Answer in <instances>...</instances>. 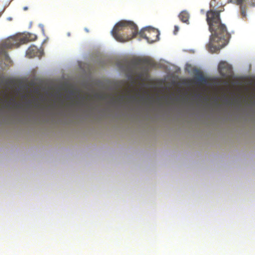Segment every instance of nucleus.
Masks as SVG:
<instances>
[{"label":"nucleus","mask_w":255,"mask_h":255,"mask_svg":"<svg viewBox=\"0 0 255 255\" xmlns=\"http://www.w3.org/2000/svg\"><path fill=\"white\" fill-rule=\"evenodd\" d=\"M206 21L209 30L212 33L209 46L211 47L214 43L218 44V48L226 45L231 35L228 32L226 26L221 23L220 11L208 10L206 13Z\"/></svg>","instance_id":"nucleus-1"},{"label":"nucleus","mask_w":255,"mask_h":255,"mask_svg":"<svg viewBox=\"0 0 255 255\" xmlns=\"http://www.w3.org/2000/svg\"><path fill=\"white\" fill-rule=\"evenodd\" d=\"M111 34L115 39L120 42L128 41L138 34L137 25L132 21L122 20L114 26Z\"/></svg>","instance_id":"nucleus-2"},{"label":"nucleus","mask_w":255,"mask_h":255,"mask_svg":"<svg viewBox=\"0 0 255 255\" xmlns=\"http://www.w3.org/2000/svg\"><path fill=\"white\" fill-rule=\"evenodd\" d=\"M139 35L146 39L148 42L152 43L159 39V32L156 29L147 27L141 29L139 32Z\"/></svg>","instance_id":"nucleus-3"},{"label":"nucleus","mask_w":255,"mask_h":255,"mask_svg":"<svg viewBox=\"0 0 255 255\" xmlns=\"http://www.w3.org/2000/svg\"><path fill=\"white\" fill-rule=\"evenodd\" d=\"M218 70L220 75L225 78L230 77L232 74V68L225 61H221L218 66Z\"/></svg>","instance_id":"nucleus-4"},{"label":"nucleus","mask_w":255,"mask_h":255,"mask_svg":"<svg viewBox=\"0 0 255 255\" xmlns=\"http://www.w3.org/2000/svg\"><path fill=\"white\" fill-rule=\"evenodd\" d=\"M195 79L196 80L197 83H199V84H205L207 83V80L204 76L203 73L200 71L197 72V73L196 74Z\"/></svg>","instance_id":"nucleus-5"},{"label":"nucleus","mask_w":255,"mask_h":255,"mask_svg":"<svg viewBox=\"0 0 255 255\" xmlns=\"http://www.w3.org/2000/svg\"><path fill=\"white\" fill-rule=\"evenodd\" d=\"M12 37V41H11L12 43V45L13 47H18L19 46L22 44H24L26 41V38H20V39H18L17 37Z\"/></svg>","instance_id":"nucleus-6"},{"label":"nucleus","mask_w":255,"mask_h":255,"mask_svg":"<svg viewBox=\"0 0 255 255\" xmlns=\"http://www.w3.org/2000/svg\"><path fill=\"white\" fill-rule=\"evenodd\" d=\"M179 17L183 22L187 23L189 18V14L187 11L183 10L179 14Z\"/></svg>","instance_id":"nucleus-7"},{"label":"nucleus","mask_w":255,"mask_h":255,"mask_svg":"<svg viewBox=\"0 0 255 255\" xmlns=\"http://www.w3.org/2000/svg\"><path fill=\"white\" fill-rule=\"evenodd\" d=\"M137 64H144L150 66H152L154 64L153 61L148 58L139 60L137 61Z\"/></svg>","instance_id":"nucleus-8"},{"label":"nucleus","mask_w":255,"mask_h":255,"mask_svg":"<svg viewBox=\"0 0 255 255\" xmlns=\"http://www.w3.org/2000/svg\"><path fill=\"white\" fill-rule=\"evenodd\" d=\"M11 41H12V37H9L6 39L2 44L3 47L5 48H13Z\"/></svg>","instance_id":"nucleus-9"},{"label":"nucleus","mask_w":255,"mask_h":255,"mask_svg":"<svg viewBox=\"0 0 255 255\" xmlns=\"http://www.w3.org/2000/svg\"><path fill=\"white\" fill-rule=\"evenodd\" d=\"M147 73V71H145V72H140V73L138 74V78L139 79H142V78H143V76H144V73H145V74H146Z\"/></svg>","instance_id":"nucleus-10"},{"label":"nucleus","mask_w":255,"mask_h":255,"mask_svg":"<svg viewBox=\"0 0 255 255\" xmlns=\"http://www.w3.org/2000/svg\"><path fill=\"white\" fill-rule=\"evenodd\" d=\"M178 30H179V27H178V26H177V25H175V26H174V34H176L177 33V32L178 31Z\"/></svg>","instance_id":"nucleus-11"},{"label":"nucleus","mask_w":255,"mask_h":255,"mask_svg":"<svg viewBox=\"0 0 255 255\" xmlns=\"http://www.w3.org/2000/svg\"><path fill=\"white\" fill-rule=\"evenodd\" d=\"M31 36V40H34L36 39V36L35 35L32 34Z\"/></svg>","instance_id":"nucleus-12"},{"label":"nucleus","mask_w":255,"mask_h":255,"mask_svg":"<svg viewBox=\"0 0 255 255\" xmlns=\"http://www.w3.org/2000/svg\"><path fill=\"white\" fill-rule=\"evenodd\" d=\"M242 14L244 16H245L246 15V13H245V11H242Z\"/></svg>","instance_id":"nucleus-13"},{"label":"nucleus","mask_w":255,"mask_h":255,"mask_svg":"<svg viewBox=\"0 0 255 255\" xmlns=\"http://www.w3.org/2000/svg\"><path fill=\"white\" fill-rule=\"evenodd\" d=\"M238 1L240 3H242L243 2L244 0H238Z\"/></svg>","instance_id":"nucleus-14"},{"label":"nucleus","mask_w":255,"mask_h":255,"mask_svg":"<svg viewBox=\"0 0 255 255\" xmlns=\"http://www.w3.org/2000/svg\"><path fill=\"white\" fill-rule=\"evenodd\" d=\"M27 9H28V7H27L25 6V7H23V10H27Z\"/></svg>","instance_id":"nucleus-15"},{"label":"nucleus","mask_w":255,"mask_h":255,"mask_svg":"<svg viewBox=\"0 0 255 255\" xmlns=\"http://www.w3.org/2000/svg\"><path fill=\"white\" fill-rule=\"evenodd\" d=\"M31 48L30 47V48H29L28 49V51H30V50H31Z\"/></svg>","instance_id":"nucleus-16"}]
</instances>
